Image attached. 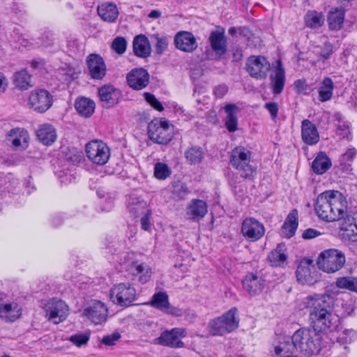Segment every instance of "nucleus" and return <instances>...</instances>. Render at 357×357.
<instances>
[{"label": "nucleus", "mask_w": 357, "mask_h": 357, "mask_svg": "<svg viewBox=\"0 0 357 357\" xmlns=\"http://www.w3.org/2000/svg\"><path fill=\"white\" fill-rule=\"evenodd\" d=\"M333 298L329 294L314 295L307 298L312 328L317 333L325 331L336 323V316L331 312Z\"/></svg>", "instance_id": "f257e3e1"}, {"label": "nucleus", "mask_w": 357, "mask_h": 357, "mask_svg": "<svg viewBox=\"0 0 357 357\" xmlns=\"http://www.w3.org/2000/svg\"><path fill=\"white\" fill-rule=\"evenodd\" d=\"M297 349L306 356L319 353L321 348V335L312 328L297 330L291 336Z\"/></svg>", "instance_id": "f03ea898"}, {"label": "nucleus", "mask_w": 357, "mask_h": 357, "mask_svg": "<svg viewBox=\"0 0 357 357\" xmlns=\"http://www.w3.org/2000/svg\"><path fill=\"white\" fill-rule=\"evenodd\" d=\"M251 152L243 146H237L231 152L230 164L238 171L241 177L252 180L257 167L250 164Z\"/></svg>", "instance_id": "7ed1b4c3"}, {"label": "nucleus", "mask_w": 357, "mask_h": 357, "mask_svg": "<svg viewBox=\"0 0 357 357\" xmlns=\"http://www.w3.org/2000/svg\"><path fill=\"white\" fill-rule=\"evenodd\" d=\"M237 309L233 307L221 317H217L209 322V333L212 335H223L236 329L238 320L236 319Z\"/></svg>", "instance_id": "20e7f679"}, {"label": "nucleus", "mask_w": 357, "mask_h": 357, "mask_svg": "<svg viewBox=\"0 0 357 357\" xmlns=\"http://www.w3.org/2000/svg\"><path fill=\"white\" fill-rule=\"evenodd\" d=\"M346 261L344 254L337 249H328L321 252L317 259L319 269L331 273L340 271Z\"/></svg>", "instance_id": "39448f33"}, {"label": "nucleus", "mask_w": 357, "mask_h": 357, "mask_svg": "<svg viewBox=\"0 0 357 357\" xmlns=\"http://www.w3.org/2000/svg\"><path fill=\"white\" fill-rule=\"evenodd\" d=\"M149 139L158 144H167L173 137V131L167 121L153 120L148 124Z\"/></svg>", "instance_id": "423d86ee"}, {"label": "nucleus", "mask_w": 357, "mask_h": 357, "mask_svg": "<svg viewBox=\"0 0 357 357\" xmlns=\"http://www.w3.org/2000/svg\"><path fill=\"white\" fill-rule=\"evenodd\" d=\"M85 151L88 158L93 163L103 165L110 157V149L102 141L94 139L86 144Z\"/></svg>", "instance_id": "0eeeda50"}, {"label": "nucleus", "mask_w": 357, "mask_h": 357, "mask_svg": "<svg viewBox=\"0 0 357 357\" xmlns=\"http://www.w3.org/2000/svg\"><path fill=\"white\" fill-rule=\"evenodd\" d=\"M136 291L129 283H120L110 290L112 302L121 307L130 306L135 300Z\"/></svg>", "instance_id": "6e6552de"}, {"label": "nucleus", "mask_w": 357, "mask_h": 357, "mask_svg": "<svg viewBox=\"0 0 357 357\" xmlns=\"http://www.w3.org/2000/svg\"><path fill=\"white\" fill-rule=\"evenodd\" d=\"M186 336V331L181 328H174L161 333L160 335L153 340V344L173 349L183 348L185 344L180 338Z\"/></svg>", "instance_id": "1a4fd4ad"}, {"label": "nucleus", "mask_w": 357, "mask_h": 357, "mask_svg": "<svg viewBox=\"0 0 357 357\" xmlns=\"http://www.w3.org/2000/svg\"><path fill=\"white\" fill-rule=\"evenodd\" d=\"M312 263V259H303L298 266L296 275L300 284L312 285L319 281L320 274Z\"/></svg>", "instance_id": "9d476101"}, {"label": "nucleus", "mask_w": 357, "mask_h": 357, "mask_svg": "<svg viewBox=\"0 0 357 357\" xmlns=\"http://www.w3.org/2000/svg\"><path fill=\"white\" fill-rule=\"evenodd\" d=\"M45 316L55 324L63 321L68 315V305L62 300L52 298L45 307Z\"/></svg>", "instance_id": "9b49d317"}, {"label": "nucleus", "mask_w": 357, "mask_h": 357, "mask_svg": "<svg viewBox=\"0 0 357 357\" xmlns=\"http://www.w3.org/2000/svg\"><path fill=\"white\" fill-rule=\"evenodd\" d=\"M246 68L252 77L263 79L267 77L271 64L263 56H250L247 60Z\"/></svg>", "instance_id": "f8f14e48"}, {"label": "nucleus", "mask_w": 357, "mask_h": 357, "mask_svg": "<svg viewBox=\"0 0 357 357\" xmlns=\"http://www.w3.org/2000/svg\"><path fill=\"white\" fill-rule=\"evenodd\" d=\"M52 104L53 96L45 89L32 91L29 98L30 108L38 113L45 112L52 107Z\"/></svg>", "instance_id": "ddd939ff"}, {"label": "nucleus", "mask_w": 357, "mask_h": 357, "mask_svg": "<svg viewBox=\"0 0 357 357\" xmlns=\"http://www.w3.org/2000/svg\"><path fill=\"white\" fill-rule=\"evenodd\" d=\"M83 315L96 324L105 322L108 316V310L100 301L93 300L87 304L83 311Z\"/></svg>", "instance_id": "4468645a"}, {"label": "nucleus", "mask_w": 357, "mask_h": 357, "mask_svg": "<svg viewBox=\"0 0 357 357\" xmlns=\"http://www.w3.org/2000/svg\"><path fill=\"white\" fill-rule=\"evenodd\" d=\"M98 94L104 108H112L121 100V91L112 84H105L98 89Z\"/></svg>", "instance_id": "2eb2a0df"}, {"label": "nucleus", "mask_w": 357, "mask_h": 357, "mask_svg": "<svg viewBox=\"0 0 357 357\" xmlns=\"http://www.w3.org/2000/svg\"><path fill=\"white\" fill-rule=\"evenodd\" d=\"M241 232L251 241L260 239L265 234L264 225L253 218H245L241 226Z\"/></svg>", "instance_id": "dca6fc26"}, {"label": "nucleus", "mask_w": 357, "mask_h": 357, "mask_svg": "<svg viewBox=\"0 0 357 357\" xmlns=\"http://www.w3.org/2000/svg\"><path fill=\"white\" fill-rule=\"evenodd\" d=\"M329 193L330 190L325 191L319 195L314 205V210L317 215L321 219L326 222H333L335 216L333 213H331V197Z\"/></svg>", "instance_id": "f3484780"}, {"label": "nucleus", "mask_w": 357, "mask_h": 357, "mask_svg": "<svg viewBox=\"0 0 357 357\" xmlns=\"http://www.w3.org/2000/svg\"><path fill=\"white\" fill-rule=\"evenodd\" d=\"M151 305L154 308L175 317H180L183 314L181 309L170 305L168 295L164 291L155 293L152 297Z\"/></svg>", "instance_id": "a211bd4d"}, {"label": "nucleus", "mask_w": 357, "mask_h": 357, "mask_svg": "<svg viewBox=\"0 0 357 357\" xmlns=\"http://www.w3.org/2000/svg\"><path fill=\"white\" fill-rule=\"evenodd\" d=\"M87 69L93 79H102L107 72L106 64L102 56L98 54H90L86 59Z\"/></svg>", "instance_id": "6ab92c4d"}, {"label": "nucleus", "mask_w": 357, "mask_h": 357, "mask_svg": "<svg viewBox=\"0 0 357 357\" xmlns=\"http://www.w3.org/2000/svg\"><path fill=\"white\" fill-rule=\"evenodd\" d=\"M208 42L215 52L216 59H220L227 53V40L224 29L212 31L208 37Z\"/></svg>", "instance_id": "aec40b11"}, {"label": "nucleus", "mask_w": 357, "mask_h": 357, "mask_svg": "<svg viewBox=\"0 0 357 357\" xmlns=\"http://www.w3.org/2000/svg\"><path fill=\"white\" fill-rule=\"evenodd\" d=\"M126 79L130 87L135 90H142L149 84L150 75L143 68H134L128 73Z\"/></svg>", "instance_id": "412c9836"}, {"label": "nucleus", "mask_w": 357, "mask_h": 357, "mask_svg": "<svg viewBox=\"0 0 357 357\" xmlns=\"http://www.w3.org/2000/svg\"><path fill=\"white\" fill-rule=\"evenodd\" d=\"M176 49L185 52H192L197 48V43L195 37L191 32H178L174 39Z\"/></svg>", "instance_id": "4be33fe9"}, {"label": "nucleus", "mask_w": 357, "mask_h": 357, "mask_svg": "<svg viewBox=\"0 0 357 357\" xmlns=\"http://www.w3.org/2000/svg\"><path fill=\"white\" fill-rule=\"evenodd\" d=\"M331 208L335 218L334 221H337L344 218L347 211V202L345 198L338 191H331Z\"/></svg>", "instance_id": "5701e85b"}, {"label": "nucleus", "mask_w": 357, "mask_h": 357, "mask_svg": "<svg viewBox=\"0 0 357 357\" xmlns=\"http://www.w3.org/2000/svg\"><path fill=\"white\" fill-rule=\"evenodd\" d=\"M243 289L250 295H257L262 291L264 280L257 273H248L242 281Z\"/></svg>", "instance_id": "b1692460"}, {"label": "nucleus", "mask_w": 357, "mask_h": 357, "mask_svg": "<svg viewBox=\"0 0 357 357\" xmlns=\"http://www.w3.org/2000/svg\"><path fill=\"white\" fill-rule=\"evenodd\" d=\"M301 137L307 145H314L319 140V135L316 126L308 119L302 121Z\"/></svg>", "instance_id": "393cba45"}, {"label": "nucleus", "mask_w": 357, "mask_h": 357, "mask_svg": "<svg viewBox=\"0 0 357 357\" xmlns=\"http://www.w3.org/2000/svg\"><path fill=\"white\" fill-rule=\"evenodd\" d=\"M132 49L135 56L147 58L151 55V47L148 38L143 34L136 36L132 41Z\"/></svg>", "instance_id": "a878e982"}, {"label": "nucleus", "mask_w": 357, "mask_h": 357, "mask_svg": "<svg viewBox=\"0 0 357 357\" xmlns=\"http://www.w3.org/2000/svg\"><path fill=\"white\" fill-rule=\"evenodd\" d=\"M270 80L273 93L276 95L281 93L285 83V72L281 61H277V66L273 74L270 75Z\"/></svg>", "instance_id": "bb28decb"}, {"label": "nucleus", "mask_w": 357, "mask_h": 357, "mask_svg": "<svg viewBox=\"0 0 357 357\" xmlns=\"http://www.w3.org/2000/svg\"><path fill=\"white\" fill-rule=\"evenodd\" d=\"M36 132L38 139L47 146L54 143L57 137L55 128L48 123L40 125Z\"/></svg>", "instance_id": "cd10ccee"}, {"label": "nucleus", "mask_w": 357, "mask_h": 357, "mask_svg": "<svg viewBox=\"0 0 357 357\" xmlns=\"http://www.w3.org/2000/svg\"><path fill=\"white\" fill-rule=\"evenodd\" d=\"M8 140L11 141L15 148L24 149L27 146L29 134L24 128H15L8 133Z\"/></svg>", "instance_id": "c85d7f7f"}, {"label": "nucleus", "mask_w": 357, "mask_h": 357, "mask_svg": "<svg viewBox=\"0 0 357 357\" xmlns=\"http://www.w3.org/2000/svg\"><path fill=\"white\" fill-rule=\"evenodd\" d=\"M298 225V211L296 209H293L287 215L281 228L282 234L285 238H291L295 234Z\"/></svg>", "instance_id": "c756f323"}, {"label": "nucleus", "mask_w": 357, "mask_h": 357, "mask_svg": "<svg viewBox=\"0 0 357 357\" xmlns=\"http://www.w3.org/2000/svg\"><path fill=\"white\" fill-rule=\"evenodd\" d=\"M208 212L206 202L201 199H192L188 207L187 214L195 220L203 218Z\"/></svg>", "instance_id": "7c9ffc66"}, {"label": "nucleus", "mask_w": 357, "mask_h": 357, "mask_svg": "<svg viewBox=\"0 0 357 357\" xmlns=\"http://www.w3.org/2000/svg\"><path fill=\"white\" fill-rule=\"evenodd\" d=\"M98 14L101 19L107 22H114L119 15L116 6L113 3H104L98 6Z\"/></svg>", "instance_id": "2f4dec72"}, {"label": "nucleus", "mask_w": 357, "mask_h": 357, "mask_svg": "<svg viewBox=\"0 0 357 357\" xmlns=\"http://www.w3.org/2000/svg\"><path fill=\"white\" fill-rule=\"evenodd\" d=\"M75 107L80 116L89 118L94 113L96 104L90 98L81 97L75 100Z\"/></svg>", "instance_id": "473e14b6"}, {"label": "nucleus", "mask_w": 357, "mask_h": 357, "mask_svg": "<svg viewBox=\"0 0 357 357\" xmlns=\"http://www.w3.org/2000/svg\"><path fill=\"white\" fill-rule=\"evenodd\" d=\"M332 165L330 158L326 153L320 151L312 163V169L317 174H323Z\"/></svg>", "instance_id": "72a5a7b5"}, {"label": "nucleus", "mask_w": 357, "mask_h": 357, "mask_svg": "<svg viewBox=\"0 0 357 357\" xmlns=\"http://www.w3.org/2000/svg\"><path fill=\"white\" fill-rule=\"evenodd\" d=\"M344 20V10L335 8L328 13V22L331 30H340L342 28Z\"/></svg>", "instance_id": "f704fd0d"}, {"label": "nucleus", "mask_w": 357, "mask_h": 357, "mask_svg": "<svg viewBox=\"0 0 357 357\" xmlns=\"http://www.w3.org/2000/svg\"><path fill=\"white\" fill-rule=\"evenodd\" d=\"M284 245L279 244L268 255V259L272 266H281L287 261V256L282 252Z\"/></svg>", "instance_id": "c9c22d12"}, {"label": "nucleus", "mask_w": 357, "mask_h": 357, "mask_svg": "<svg viewBox=\"0 0 357 357\" xmlns=\"http://www.w3.org/2000/svg\"><path fill=\"white\" fill-rule=\"evenodd\" d=\"M237 107L234 104H227L225 107V111L227 113V118L225 120V126L229 132H233L237 130L238 119L234 114V111Z\"/></svg>", "instance_id": "e433bc0d"}, {"label": "nucleus", "mask_w": 357, "mask_h": 357, "mask_svg": "<svg viewBox=\"0 0 357 357\" xmlns=\"http://www.w3.org/2000/svg\"><path fill=\"white\" fill-rule=\"evenodd\" d=\"M62 154L66 161L74 165H77L84 160L83 152L75 147L63 148Z\"/></svg>", "instance_id": "4c0bfd02"}, {"label": "nucleus", "mask_w": 357, "mask_h": 357, "mask_svg": "<svg viewBox=\"0 0 357 357\" xmlns=\"http://www.w3.org/2000/svg\"><path fill=\"white\" fill-rule=\"evenodd\" d=\"M334 84L330 77H325L319 89V98L321 102L329 100L333 96Z\"/></svg>", "instance_id": "58836bf2"}, {"label": "nucleus", "mask_w": 357, "mask_h": 357, "mask_svg": "<svg viewBox=\"0 0 357 357\" xmlns=\"http://www.w3.org/2000/svg\"><path fill=\"white\" fill-rule=\"evenodd\" d=\"M305 22L307 27L317 29L323 25L324 22V17L321 13L311 10L306 13L305 16Z\"/></svg>", "instance_id": "ea45409f"}, {"label": "nucleus", "mask_w": 357, "mask_h": 357, "mask_svg": "<svg viewBox=\"0 0 357 357\" xmlns=\"http://www.w3.org/2000/svg\"><path fill=\"white\" fill-rule=\"evenodd\" d=\"M31 75L26 70H22L15 73L13 82L17 88L23 90L31 86Z\"/></svg>", "instance_id": "a19ab883"}, {"label": "nucleus", "mask_w": 357, "mask_h": 357, "mask_svg": "<svg viewBox=\"0 0 357 357\" xmlns=\"http://www.w3.org/2000/svg\"><path fill=\"white\" fill-rule=\"evenodd\" d=\"M130 271L133 275H139V280L142 283L146 282L151 278V269L143 264L133 262L130 266Z\"/></svg>", "instance_id": "79ce46f5"}, {"label": "nucleus", "mask_w": 357, "mask_h": 357, "mask_svg": "<svg viewBox=\"0 0 357 357\" xmlns=\"http://www.w3.org/2000/svg\"><path fill=\"white\" fill-rule=\"evenodd\" d=\"M295 350H298L296 345L290 337H285L284 341L275 348L276 354L282 355V356H290L289 354H293Z\"/></svg>", "instance_id": "37998d69"}, {"label": "nucleus", "mask_w": 357, "mask_h": 357, "mask_svg": "<svg viewBox=\"0 0 357 357\" xmlns=\"http://www.w3.org/2000/svg\"><path fill=\"white\" fill-rule=\"evenodd\" d=\"M335 285L340 289H344L357 294V277L346 276L337 278Z\"/></svg>", "instance_id": "c03bdc74"}, {"label": "nucleus", "mask_w": 357, "mask_h": 357, "mask_svg": "<svg viewBox=\"0 0 357 357\" xmlns=\"http://www.w3.org/2000/svg\"><path fill=\"white\" fill-rule=\"evenodd\" d=\"M185 156L190 164H199L204 158V152L201 147L195 146L185 151Z\"/></svg>", "instance_id": "a18cd8bd"}, {"label": "nucleus", "mask_w": 357, "mask_h": 357, "mask_svg": "<svg viewBox=\"0 0 357 357\" xmlns=\"http://www.w3.org/2000/svg\"><path fill=\"white\" fill-rule=\"evenodd\" d=\"M18 311L10 303L0 305V318L8 322H13L19 317Z\"/></svg>", "instance_id": "49530a36"}, {"label": "nucleus", "mask_w": 357, "mask_h": 357, "mask_svg": "<svg viewBox=\"0 0 357 357\" xmlns=\"http://www.w3.org/2000/svg\"><path fill=\"white\" fill-rule=\"evenodd\" d=\"M128 208L130 213L135 218L140 217L151 211L148 207L146 202L144 201L136 202H132L128 204Z\"/></svg>", "instance_id": "de8ad7c7"}, {"label": "nucleus", "mask_w": 357, "mask_h": 357, "mask_svg": "<svg viewBox=\"0 0 357 357\" xmlns=\"http://www.w3.org/2000/svg\"><path fill=\"white\" fill-rule=\"evenodd\" d=\"M190 190L185 183H177L173 186L172 195L174 199L181 200L185 199Z\"/></svg>", "instance_id": "09e8293b"}, {"label": "nucleus", "mask_w": 357, "mask_h": 357, "mask_svg": "<svg viewBox=\"0 0 357 357\" xmlns=\"http://www.w3.org/2000/svg\"><path fill=\"white\" fill-rule=\"evenodd\" d=\"M171 174V169L165 163L157 162L154 167V175L160 180H164Z\"/></svg>", "instance_id": "8fccbe9b"}, {"label": "nucleus", "mask_w": 357, "mask_h": 357, "mask_svg": "<svg viewBox=\"0 0 357 357\" xmlns=\"http://www.w3.org/2000/svg\"><path fill=\"white\" fill-rule=\"evenodd\" d=\"M111 47L116 53L123 54L127 48V41L125 38L118 36L114 39Z\"/></svg>", "instance_id": "3c124183"}, {"label": "nucleus", "mask_w": 357, "mask_h": 357, "mask_svg": "<svg viewBox=\"0 0 357 357\" xmlns=\"http://www.w3.org/2000/svg\"><path fill=\"white\" fill-rule=\"evenodd\" d=\"M344 236L351 241H357V222L349 223L344 229Z\"/></svg>", "instance_id": "603ef678"}, {"label": "nucleus", "mask_w": 357, "mask_h": 357, "mask_svg": "<svg viewBox=\"0 0 357 357\" xmlns=\"http://www.w3.org/2000/svg\"><path fill=\"white\" fill-rule=\"evenodd\" d=\"M39 41L37 42L38 45L49 47L53 44L54 37V33L50 31H44L38 38Z\"/></svg>", "instance_id": "864d4df0"}, {"label": "nucleus", "mask_w": 357, "mask_h": 357, "mask_svg": "<svg viewBox=\"0 0 357 357\" xmlns=\"http://www.w3.org/2000/svg\"><path fill=\"white\" fill-rule=\"evenodd\" d=\"M90 335L87 333H79L70 337L69 340L77 347H82L87 344Z\"/></svg>", "instance_id": "5fc2aeb1"}, {"label": "nucleus", "mask_w": 357, "mask_h": 357, "mask_svg": "<svg viewBox=\"0 0 357 357\" xmlns=\"http://www.w3.org/2000/svg\"><path fill=\"white\" fill-rule=\"evenodd\" d=\"M156 40L155 52L157 54H162L167 48L168 39L165 36L160 37L158 35L155 36Z\"/></svg>", "instance_id": "6e6d98bb"}, {"label": "nucleus", "mask_w": 357, "mask_h": 357, "mask_svg": "<svg viewBox=\"0 0 357 357\" xmlns=\"http://www.w3.org/2000/svg\"><path fill=\"white\" fill-rule=\"evenodd\" d=\"M144 96L146 102H149L155 109L159 112L164 110L162 105L153 94L146 92L144 93Z\"/></svg>", "instance_id": "4d7b16f0"}, {"label": "nucleus", "mask_w": 357, "mask_h": 357, "mask_svg": "<svg viewBox=\"0 0 357 357\" xmlns=\"http://www.w3.org/2000/svg\"><path fill=\"white\" fill-rule=\"evenodd\" d=\"M121 334L118 332L105 335L102 337L101 343L106 346H113L121 338Z\"/></svg>", "instance_id": "13d9d810"}, {"label": "nucleus", "mask_w": 357, "mask_h": 357, "mask_svg": "<svg viewBox=\"0 0 357 357\" xmlns=\"http://www.w3.org/2000/svg\"><path fill=\"white\" fill-rule=\"evenodd\" d=\"M333 53V46L329 43H325L319 53L324 60L328 59Z\"/></svg>", "instance_id": "bf43d9fd"}, {"label": "nucleus", "mask_w": 357, "mask_h": 357, "mask_svg": "<svg viewBox=\"0 0 357 357\" xmlns=\"http://www.w3.org/2000/svg\"><path fill=\"white\" fill-rule=\"evenodd\" d=\"M152 215L151 210L146 213L144 215L140 216V223L142 229H143L145 231H149L151 229V222H150V218Z\"/></svg>", "instance_id": "052dcab7"}, {"label": "nucleus", "mask_w": 357, "mask_h": 357, "mask_svg": "<svg viewBox=\"0 0 357 357\" xmlns=\"http://www.w3.org/2000/svg\"><path fill=\"white\" fill-rule=\"evenodd\" d=\"M264 107L269 112L272 119H275L278 112V103L270 102L265 104Z\"/></svg>", "instance_id": "680f3d73"}, {"label": "nucleus", "mask_w": 357, "mask_h": 357, "mask_svg": "<svg viewBox=\"0 0 357 357\" xmlns=\"http://www.w3.org/2000/svg\"><path fill=\"white\" fill-rule=\"evenodd\" d=\"M294 86L299 93L305 92L308 89V85L306 84V81L304 79H299L295 81Z\"/></svg>", "instance_id": "e2e57ef3"}, {"label": "nucleus", "mask_w": 357, "mask_h": 357, "mask_svg": "<svg viewBox=\"0 0 357 357\" xmlns=\"http://www.w3.org/2000/svg\"><path fill=\"white\" fill-rule=\"evenodd\" d=\"M228 92V87L225 84H220L215 86L213 89V93L218 98H222Z\"/></svg>", "instance_id": "0e129e2a"}, {"label": "nucleus", "mask_w": 357, "mask_h": 357, "mask_svg": "<svg viewBox=\"0 0 357 357\" xmlns=\"http://www.w3.org/2000/svg\"><path fill=\"white\" fill-rule=\"evenodd\" d=\"M356 153L357 151L354 148H350L346 151V153L342 155L341 161L344 162H351L354 160Z\"/></svg>", "instance_id": "69168bd1"}, {"label": "nucleus", "mask_w": 357, "mask_h": 357, "mask_svg": "<svg viewBox=\"0 0 357 357\" xmlns=\"http://www.w3.org/2000/svg\"><path fill=\"white\" fill-rule=\"evenodd\" d=\"M321 233L314 229H307L304 231L302 236L304 239H311L319 236Z\"/></svg>", "instance_id": "338daca9"}, {"label": "nucleus", "mask_w": 357, "mask_h": 357, "mask_svg": "<svg viewBox=\"0 0 357 357\" xmlns=\"http://www.w3.org/2000/svg\"><path fill=\"white\" fill-rule=\"evenodd\" d=\"M243 56V52L241 48H236L233 52V59L234 61L238 62L241 60Z\"/></svg>", "instance_id": "774afa93"}]
</instances>
